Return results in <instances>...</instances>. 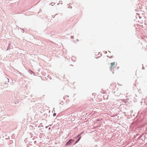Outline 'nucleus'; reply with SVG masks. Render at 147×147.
<instances>
[{"mask_svg": "<svg viewBox=\"0 0 147 147\" xmlns=\"http://www.w3.org/2000/svg\"><path fill=\"white\" fill-rule=\"evenodd\" d=\"M31 71L33 73V71Z\"/></svg>", "mask_w": 147, "mask_h": 147, "instance_id": "21", "label": "nucleus"}, {"mask_svg": "<svg viewBox=\"0 0 147 147\" xmlns=\"http://www.w3.org/2000/svg\"><path fill=\"white\" fill-rule=\"evenodd\" d=\"M5 85H7L6 86H7H7H8V84L7 83H5Z\"/></svg>", "mask_w": 147, "mask_h": 147, "instance_id": "10", "label": "nucleus"}, {"mask_svg": "<svg viewBox=\"0 0 147 147\" xmlns=\"http://www.w3.org/2000/svg\"><path fill=\"white\" fill-rule=\"evenodd\" d=\"M77 41H78V39H77Z\"/></svg>", "mask_w": 147, "mask_h": 147, "instance_id": "20", "label": "nucleus"}, {"mask_svg": "<svg viewBox=\"0 0 147 147\" xmlns=\"http://www.w3.org/2000/svg\"><path fill=\"white\" fill-rule=\"evenodd\" d=\"M55 4V3H51V5H54V4Z\"/></svg>", "mask_w": 147, "mask_h": 147, "instance_id": "9", "label": "nucleus"}, {"mask_svg": "<svg viewBox=\"0 0 147 147\" xmlns=\"http://www.w3.org/2000/svg\"><path fill=\"white\" fill-rule=\"evenodd\" d=\"M20 74H21V73H20Z\"/></svg>", "mask_w": 147, "mask_h": 147, "instance_id": "22", "label": "nucleus"}, {"mask_svg": "<svg viewBox=\"0 0 147 147\" xmlns=\"http://www.w3.org/2000/svg\"><path fill=\"white\" fill-rule=\"evenodd\" d=\"M137 13V14H140V13Z\"/></svg>", "mask_w": 147, "mask_h": 147, "instance_id": "16", "label": "nucleus"}, {"mask_svg": "<svg viewBox=\"0 0 147 147\" xmlns=\"http://www.w3.org/2000/svg\"><path fill=\"white\" fill-rule=\"evenodd\" d=\"M10 45H11V44L10 43L9 44V46L7 48V49H6V50H8V49H9V47L10 46Z\"/></svg>", "mask_w": 147, "mask_h": 147, "instance_id": "7", "label": "nucleus"}, {"mask_svg": "<svg viewBox=\"0 0 147 147\" xmlns=\"http://www.w3.org/2000/svg\"><path fill=\"white\" fill-rule=\"evenodd\" d=\"M80 134L78 135L75 138H77L78 137V140H80L81 137L80 136Z\"/></svg>", "mask_w": 147, "mask_h": 147, "instance_id": "3", "label": "nucleus"}, {"mask_svg": "<svg viewBox=\"0 0 147 147\" xmlns=\"http://www.w3.org/2000/svg\"><path fill=\"white\" fill-rule=\"evenodd\" d=\"M115 62H113V63H111V69H112L113 66L115 65Z\"/></svg>", "mask_w": 147, "mask_h": 147, "instance_id": "2", "label": "nucleus"}, {"mask_svg": "<svg viewBox=\"0 0 147 147\" xmlns=\"http://www.w3.org/2000/svg\"><path fill=\"white\" fill-rule=\"evenodd\" d=\"M79 141V140H77L76 141V142L74 143V145H75L77 143H78Z\"/></svg>", "mask_w": 147, "mask_h": 147, "instance_id": "6", "label": "nucleus"}, {"mask_svg": "<svg viewBox=\"0 0 147 147\" xmlns=\"http://www.w3.org/2000/svg\"><path fill=\"white\" fill-rule=\"evenodd\" d=\"M97 120L98 121L99 120V119H97Z\"/></svg>", "mask_w": 147, "mask_h": 147, "instance_id": "19", "label": "nucleus"}, {"mask_svg": "<svg viewBox=\"0 0 147 147\" xmlns=\"http://www.w3.org/2000/svg\"><path fill=\"white\" fill-rule=\"evenodd\" d=\"M107 53V51H105V53Z\"/></svg>", "mask_w": 147, "mask_h": 147, "instance_id": "18", "label": "nucleus"}, {"mask_svg": "<svg viewBox=\"0 0 147 147\" xmlns=\"http://www.w3.org/2000/svg\"><path fill=\"white\" fill-rule=\"evenodd\" d=\"M79 141V140H77L76 141V142L74 143V145H75L77 143H78Z\"/></svg>", "mask_w": 147, "mask_h": 147, "instance_id": "5", "label": "nucleus"}, {"mask_svg": "<svg viewBox=\"0 0 147 147\" xmlns=\"http://www.w3.org/2000/svg\"><path fill=\"white\" fill-rule=\"evenodd\" d=\"M53 116H55L56 115V114L55 113H54L53 114Z\"/></svg>", "mask_w": 147, "mask_h": 147, "instance_id": "8", "label": "nucleus"}, {"mask_svg": "<svg viewBox=\"0 0 147 147\" xmlns=\"http://www.w3.org/2000/svg\"><path fill=\"white\" fill-rule=\"evenodd\" d=\"M141 14H142L143 15L144 14V13H142V12H141Z\"/></svg>", "mask_w": 147, "mask_h": 147, "instance_id": "15", "label": "nucleus"}, {"mask_svg": "<svg viewBox=\"0 0 147 147\" xmlns=\"http://www.w3.org/2000/svg\"><path fill=\"white\" fill-rule=\"evenodd\" d=\"M74 140L72 139H69L65 144V146H68L70 145L72 143V142L74 141Z\"/></svg>", "mask_w": 147, "mask_h": 147, "instance_id": "1", "label": "nucleus"}, {"mask_svg": "<svg viewBox=\"0 0 147 147\" xmlns=\"http://www.w3.org/2000/svg\"><path fill=\"white\" fill-rule=\"evenodd\" d=\"M48 127H49L48 126H46L45 127V128L47 129V128H48Z\"/></svg>", "mask_w": 147, "mask_h": 147, "instance_id": "12", "label": "nucleus"}, {"mask_svg": "<svg viewBox=\"0 0 147 147\" xmlns=\"http://www.w3.org/2000/svg\"><path fill=\"white\" fill-rule=\"evenodd\" d=\"M74 37V36H71V38H73Z\"/></svg>", "mask_w": 147, "mask_h": 147, "instance_id": "11", "label": "nucleus"}, {"mask_svg": "<svg viewBox=\"0 0 147 147\" xmlns=\"http://www.w3.org/2000/svg\"><path fill=\"white\" fill-rule=\"evenodd\" d=\"M142 69H144V67H142Z\"/></svg>", "mask_w": 147, "mask_h": 147, "instance_id": "14", "label": "nucleus"}, {"mask_svg": "<svg viewBox=\"0 0 147 147\" xmlns=\"http://www.w3.org/2000/svg\"><path fill=\"white\" fill-rule=\"evenodd\" d=\"M51 128L50 127H49V130H50V129Z\"/></svg>", "mask_w": 147, "mask_h": 147, "instance_id": "17", "label": "nucleus"}, {"mask_svg": "<svg viewBox=\"0 0 147 147\" xmlns=\"http://www.w3.org/2000/svg\"><path fill=\"white\" fill-rule=\"evenodd\" d=\"M5 79H6V82H9V80L8 78H6Z\"/></svg>", "mask_w": 147, "mask_h": 147, "instance_id": "4", "label": "nucleus"}, {"mask_svg": "<svg viewBox=\"0 0 147 147\" xmlns=\"http://www.w3.org/2000/svg\"><path fill=\"white\" fill-rule=\"evenodd\" d=\"M52 125V124H51V125H49L48 126L49 127V126H51V125Z\"/></svg>", "mask_w": 147, "mask_h": 147, "instance_id": "13", "label": "nucleus"}]
</instances>
